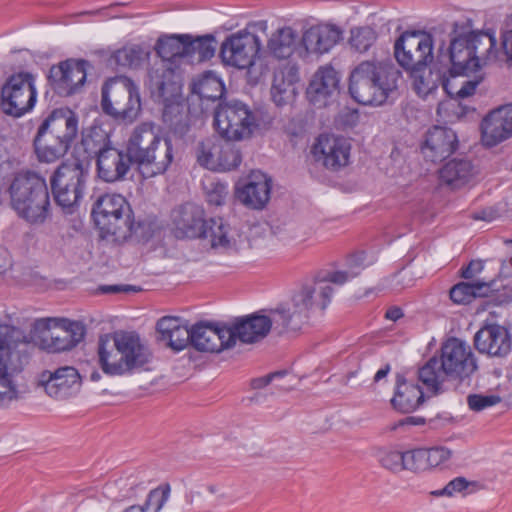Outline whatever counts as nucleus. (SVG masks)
Here are the masks:
<instances>
[{
	"instance_id": "nucleus-42",
	"label": "nucleus",
	"mask_w": 512,
	"mask_h": 512,
	"mask_svg": "<svg viewBox=\"0 0 512 512\" xmlns=\"http://www.w3.org/2000/svg\"><path fill=\"white\" fill-rule=\"evenodd\" d=\"M225 88L221 79L213 72L208 71L192 84V93L202 100L215 101L224 94Z\"/></svg>"
},
{
	"instance_id": "nucleus-51",
	"label": "nucleus",
	"mask_w": 512,
	"mask_h": 512,
	"mask_svg": "<svg viewBox=\"0 0 512 512\" xmlns=\"http://www.w3.org/2000/svg\"><path fill=\"white\" fill-rule=\"evenodd\" d=\"M375 40L376 33L370 27H360L351 30L350 44L359 52H366Z\"/></svg>"
},
{
	"instance_id": "nucleus-30",
	"label": "nucleus",
	"mask_w": 512,
	"mask_h": 512,
	"mask_svg": "<svg viewBox=\"0 0 512 512\" xmlns=\"http://www.w3.org/2000/svg\"><path fill=\"white\" fill-rule=\"evenodd\" d=\"M342 38V31L335 25L319 24L303 32L300 45L306 53L324 54L329 52Z\"/></svg>"
},
{
	"instance_id": "nucleus-43",
	"label": "nucleus",
	"mask_w": 512,
	"mask_h": 512,
	"mask_svg": "<svg viewBox=\"0 0 512 512\" xmlns=\"http://www.w3.org/2000/svg\"><path fill=\"white\" fill-rule=\"evenodd\" d=\"M472 47H475V57L478 65L485 64L497 57L496 38L492 33L474 31L469 35Z\"/></svg>"
},
{
	"instance_id": "nucleus-19",
	"label": "nucleus",
	"mask_w": 512,
	"mask_h": 512,
	"mask_svg": "<svg viewBox=\"0 0 512 512\" xmlns=\"http://www.w3.org/2000/svg\"><path fill=\"white\" fill-rule=\"evenodd\" d=\"M474 344L481 354L506 358L512 351V334L499 324H485L474 336Z\"/></svg>"
},
{
	"instance_id": "nucleus-33",
	"label": "nucleus",
	"mask_w": 512,
	"mask_h": 512,
	"mask_svg": "<svg viewBox=\"0 0 512 512\" xmlns=\"http://www.w3.org/2000/svg\"><path fill=\"white\" fill-rule=\"evenodd\" d=\"M173 222L177 237L199 238L207 220L200 206L187 203L174 211Z\"/></svg>"
},
{
	"instance_id": "nucleus-23",
	"label": "nucleus",
	"mask_w": 512,
	"mask_h": 512,
	"mask_svg": "<svg viewBox=\"0 0 512 512\" xmlns=\"http://www.w3.org/2000/svg\"><path fill=\"white\" fill-rule=\"evenodd\" d=\"M132 160L127 150L104 145L97 152L98 176L105 182L121 181L129 172Z\"/></svg>"
},
{
	"instance_id": "nucleus-24",
	"label": "nucleus",
	"mask_w": 512,
	"mask_h": 512,
	"mask_svg": "<svg viewBox=\"0 0 512 512\" xmlns=\"http://www.w3.org/2000/svg\"><path fill=\"white\" fill-rule=\"evenodd\" d=\"M482 142L494 147L512 136V104L500 106L489 112L482 120Z\"/></svg>"
},
{
	"instance_id": "nucleus-55",
	"label": "nucleus",
	"mask_w": 512,
	"mask_h": 512,
	"mask_svg": "<svg viewBox=\"0 0 512 512\" xmlns=\"http://www.w3.org/2000/svg\"><path fill=\"white\" fill-rule=\"evenodd\" d=\"M207 201L215 206H220L225 202L228 195V185L218 181L211 180L204 186Z\"/></svg>"
},
{
	"instance_id": "nucleus-28",
	"label": "nucleus",
	"mask_w": 512,
	"mask_h": 512,
	"mask_svg": "<svg viewBox=\"0 0 512 512\" xmlns=\"http://www.w3.org/2000/svg\"><path fill=\"white\" fill-rule=\"evenodd\" d=\"M271 179L261 171H253L245 184L237 186L236 198L245 206L262 209L270 199Z\"/></svg>"
},
{
	"instance_id": "nucleus-64",
	"label": "nucleus",
	"mask_w": 512,
	"mask_h": 512,
	"mask_svg": "<svg viewBox=\"0 0 512 512\" xmlns=\"http://www.w3.org/2000/svg\"><path fill=\"white\" fill-rule=\"evenodd\" d=\"M425 423V419L423 417H415V416H408L397 423L393 424L391 426V430H396L399 427L406 426V425H423Z\"/></svg>"
},
{
	"instance_id": "nucleus-18",
	"label": "nucleus",
	"mask_w": 512,
	"mask_h": 512,
	"mask_svg": "<svg viewBox=\"0 0 512 512\" xmlns=\"http://www.w3.org/2000/svg\"><path fill=\"white\" fill-rule=\"evenodd\" d=\"M279 310L280 309L274 311L272 317L252 314L236 319L235 322L228 327L229 332L232 334L233 346L236 344L237 339L243 343H255L262 340L270 331L273 323L282 326V320L275 315Z\"/></svg>"
},
{
	"instance_id": "nucleus-6",
	"label": "nucleus",
	"mask_w": 512,
	"mask_h": 512,
	"mask_svg": "<svg viewBox=\"0 0 512 512\" xmlns=\"http://www.w3.org/2000/svg\"><path fill=\"white\" fill-rule=\"evenodd\" d=\"M96 226L102 237L124 241L132 236L143 237L142 224L134 222L132 210L126 199L119 194L101 196L92 209Z\"/></svg>"
},
{
	"instance_id": "nucleus-59",
	"label": "nucleus",
	"mask_w": 512,
	"mask_h": 512,
	"mask_svg": "<svg viewBox=\"0 0 512 512\" xmlns=\"http://www.w3.org/2000/svg\"><path fill=\"white\" fill-rule=\"evenodd\" d=\"M426 455L429 470L431 468L438 467L443 463L448 456V452L443 447H434L426 449Z\"/></svg>"
},
{
	"instance_id": "nucleus-49",
	"label": "nucleus",
	"mask_w": 512,
	"mask_h": 512,
	"mask_svg": "<svg viewBox=\"0 0 512 512\" xmlns=\"http://www.w3.org/2000/svg\"><path fill=\"white\" fill-rule=\"evenodd\" d=\"M480 81V78L469 79L462 84L455 95L450 92V107L453 108V115L457 118L463 117L469 111V107L462 106L460 100L472 96Z\"/></svg>"
},
{
	"instance_id": "nucleus-31",
	"label": "nucleus",
	"mask_w": 512,
	"mask_h": 512,
	"mask_svg": "<svg viewBox=\"0 0 512 512\" xmlns=\"http://www.w3.org/2000/svg\"><path fill=\"white\" fill-rule=\"evenodd\" d=\"M38 129L71 145L78 134V117L69 108H57L48 114Z\"/></svg>"
},
{
	"instance_id": "nucleus-17",
	"label": "nucleus",
	"mask_w": 512,
	"mask_h": 512,
	"mask_svg": "<svg viewBox=\"0 0 512 512\" xmlns=\"http://www.w3.org/2000/svg\"><path fill=\"white\" fill-rule=\"evenodd\" d=\"M430 64L427 74L426 70L411 74L417 93L426 97L441 85L445 95H448V48L444 42L439 46L438 54Z\"/></svg>"
},
{
	"instance_id": "nucleus-11",
	"label": "nucleus",
	"mask_w": 512,
	"mask_h": 512,
	"mask_svg": "<svg viewBox=\"0 0 512 512\" xmlns=\"http://www.w3.org/2000/svg\"><path fill=\"white\" fill-rule=\"evenodd\" d=\"M450 23L453 27V37L450 39V77L469 76L480 68L475 57V47L470 45L472 19L468 15H450Z\"/></svg>"
},
{
	"instance_id": "nucleus-52",
	"label": "nucleus",
	"mask_w": 512,
	"mask_h": 512,
	"mask_svg": "<svg viewBox=\"0 0 512 512\" xmlns=\"http://www.w3.org/2000/svg\"><path fill=\"white\" fill-rule=\"evenodd\" d=\"M378 460L383 468L391 472L405 470V452L385 450L379 453Z\"/></svg>"
},
{
	"instance_id": "nucleus-34",
	"label": "nucleus",
	"mask_w": 512,
	"mask_h": 512,
	"mask_svg": "<svg viewBox=\"0 0 512 512\" xmlns=\"http://www.w3.org/2000/svg\"><path fill=\"white\" fill-rule=\"evenodd\" d=\"M298 79V69L295 66L287 65L275 71L271 99L277 106L287 105L294 99Z\"/></svg>"
},
{
	"instance_id": "nucleus-36",
	"label": "nucleus",
	"mask_w": 512,
	"mask_h": 512,
	"mask_svg": "<svg viewBox=\"0 0 512 512\" xmlns=\"http://www.w3.org/2000/svg\"><path fill=\"white\" fill-rule=\"evenodd\" d=\"M156 327L161 340L176 351L183 350L191 343L192 328L183 325L178 317L164 316L158 320Z\"/></svg>"
},
{
	"instance_id": "nucleus-22",
	"label": "nucleus",
	"mask_w": 512,
	"mask_h": 512,
	"mask_svg": "<svg viewBox=\"0 0 512 512\" xmlns=\"http://www.w3.org/2000/svg\"><path fill=\"white\" fill-rule=\"evenodd\" d=\"M476 369L471 347L460 339L450 337V385L456 382L454 389L469 387L470 377Z\"/></svg>"
},
{
	"instance_id": "nucleus-54",
	"label": "nucleus",
	"mask_w": 512,
	"mask_h": 512,
	"mask_svg": "<svg viewBox=\"0 0 512 512\" xmlns=\"http://www.w3.org/2000/svg\"><path fill=\"white\" fill-rule=\"evenodd\" d=\"M501 401L502 398L496 394H469L467 396L468 407L474 412H481L489 407L499 404Z\"/></svg>"
},
{
	"instance_id": "nucleus-5",
	"label": "nucleus",
	"mask_w": 512,
	"mask_h": 512,
	"mask_svg": "<svg viewBox=\"0 0 512 512\" xmlns=\"http://www.w3.org/2000/svg\"><path fill=\"white\" fill-rule=\"evenodd\" d=\"M12 207L31 224H42L50 216V197L47 184L32 171H21L13 176L9 185Z\"/></svg>"
},
{
	"instance_id": "nucleus-12",
	"label": "nucleus",
	"mask_w": 512,
	"mask_h": 512,
	"mask_svg": "<svg viewBox=\"0 0 512 512\" xmlns=\"http://www.w3.org/2000/svg\"><path fill=\"white\" fill-rule=\"evenodd\" d=\"M434 34L406 31L396 40L394 54L397 62L411 74L427 70L432 63Z\"/></svg>"
},
{
	"instance_id": "nucleus-21",
	"label": "nucleus",
	"mask_w": 512,
	"mask_h": 512,
	"mask_svg": "<svg viewBox=\"0 0 512 512\" xmlns=\"http://www.w3.org/2000/svg\"><path fill=\"white\" fill-rule=\"evenodd\" d=\"M339 76L330 66L320 67L307 88V98L316 108H324L336 101L339 94Z\"/></svg>"
},
{
	"instance_id": "nucleus-35",
	"label": "nucleus",
	"mask_w": 512,
	"mask_h": 512,
	"mask_svg": "<svg viewBox=\"0 0 512 512\" xmlns=\"http://www.w3.org/2000/svg\"><path fill=\"white\" fill-rule=\"evenodd\" d=\"M425 398V392L416 384L397 376L396 389L391 399L392 407L402 413H410L419 408Z\"/></svg>"
},
{
	"instance_id": "nucleus-56",
	"label": "nucleus",
	"mask_w": 512,
	"mask_h": 512,
	"mask_svg": "<svg viewBox=\"0 0 512 512\" xmlns=\"http://www.w3.org/2000/svg\"><path fill=\"white\" fill-rule=\"evenodd\" d=\"M474 299L472 283L461 282L450 288V300L457 304H469Z\"/></svg>"
},
{
	"instance_id": "nucleus-45",
	"label": "nucleus",
	"mask_w": 512,
	"mask_h": 512,
	"mask_svg": "<svg viewBox=\"0 0 512 512\" xmlns=\"http://www.w3.org/2000/svg\"><path fill=\"white\" fill-rule=\"evenodd\" d=\"M22 398V392L9 365H0V408H7Z\"/></svg>"
},
{
	"instance_id": "nucleus-16",
	"label": "nucleus",
	"mask_w": 512,
	"mask_h": 512,
	"mask_svg": "<svg viewBox=\"0 0 512 512\" xmlns=\"http://www.w3.org/2000/svg\"><path fill=\"white\" fill-rule=\"evenodd\" d=\"M350 152L348 139L331 134H321L312 147L315 161L332 171L348 165Z\"/></svg>"
},
{
	"instance_id": "nucleus-44",
	"label": "nucleus",
	"mask_w": 512,
	"mask_h": 512,
	"mask_svg": "<svg viewBox=\"0 0 512 512\" xmlns=\"http://www.w3.org/2000/svg\"><path fill=\"white\" fill-rule=\"evenodd\" d=\"M150 56V50L140 45H129L113 53L110 61L123 68H138Z\"/></svg>"
},
{
	"instance_id": "nucleus-48",
	"label": "nucleus",
	"mask_w": 512,
	"mask_h": 512,
	"mask_svg": "<svg viewBox=\"0 0 512 512\" xmlns=\"http://www.w3.org/2000/svg\"><path fill=\"white\" fill-rule=\"evenodd\" d=\"M220 141V147L217 151H219V158L217 160V170L216 171H230L237 168L241 161L242 156L240 150L230 142Z\"/></svg>"
},
{
	"instance_id": "nucleus-47",
	"label": "nucleus",
	"mask_w": 512,
	"mask_h": 512,
	"mask_svg": "<svg viewBox=\"0 0 512 512\" xmlns=\"http://www.w3.org/2000/svg\"><path fill=\"white\" fill-rule=\"evenodd\" d=\"M220 140L216 138H206L198 143L196 148L197 162L210 170H217V160L220 157L219 151Z\"/></svg>"
},
{
	"instance_id": "nucleus-39",
	"label": "nucleus",
	"mask_w": 512,
	"mask_h": 512,
	"mask_svg": "<svg viewBox=\"0 0 512 512\" xmlns=\"http://www.w3.org/2000/svg\"><path fill=\"white\" fill-rule=\"evenodd\" d=\"M216 40L212 35L192 37L185 40L184 60L189 63L203 62L214 56Z\"/></svg>"
},
{
	"instance_id": "nucleus-61",
	"label": "nucleus",
	"mask_w": 512,
	"mask_h": 512,
	"mask_svg": "<svg viewBox=\"0 0 512 512\" xmlns=\"http://www.w3.org/2000/svg\"><path fill=\"white\" fill-rule=\"evenodd\" d=\"M483 267L484 265L481 260H472L467 266L460 270V277L464 279H472L483 270Z\"/></svg>"
},
{
	"instance_id": "nucleus-58",
	"label": "nucleus",
	"mask_w": 512,
	"mask_h": 512,
	"mask_svg": "<svg viewBox=\"0 0 512 512\" xmlns=\"http://www.w3.org/2000/svg\"><path fill=\"white\" fill-rule=\"evenodd\" d=\"M481 488L476 481H468L464 477H457L450 481V489L454 492L461 493L463 496L475 493Z\"/></svg>"
},
{
	"instance_id": "nucleus-15",
	"label": "nucleus",
	"mask_w": 512,
	"mask_h": 512,
	"mask_svg": "<svg viewBox=\"0 0 512 512\" xmlns=\"http://www.w3.org/2000/svg\"><path fill=\"white\" fill-rule=\"evenodd\" d=\"M250 28L252 26L231 34L222 43L220 54L225 64L246 69L254 63L261 48V40Z\"/></svg>"
},
{
	"instance_id": "nucleus-7",
	"label": "nucleus",
	"mask_w": 512,
	"mask_h": 512,
	"mask_svg": "<svg viewBox=\"0 0 512 512\" xmlns=\"http://www.w3.org/2000/svg\"><path fill=\"white\" fill-rule=\"evenodd\" d=\"M188 34L161 36L155 50L161 60L148 72V87L153 96L168 99L175 91L174 69L171 64L184 60L185 40Z\"/></svg>"
},
{
	"instance_id": "nucleus-40",
	"label": "nucleus",
	"mask_w": 512,
	"mask_h": 512,
	"mask_svg": "<svg viewBox=\"0 0 512 512\" xmlns=\"http://www.w3.org/2000/svg\"><path fill=\"white\" fill-rule=\"evenodd\" d=\"M226 499L223 486L218 484H206L199 490L191 493L190 502L196 503L202 512H215Z\"/></svg>"
},
{
	"instance_id": "nucleus-38",
	"label": "nucleus",
	"mask_w": 512,
	"mask_h": 512,
	"mask_svg": "<svg viewBox=\"0 0 512 512\" xmlns=\"http://www.w3.org/2000/svg\"><path fill=\"white\" fill-rule=\"evenodd\" d=\"M28 342V337L21 329L0 324V365H9L13 357H18L20 346Z\"/></svg>"
},
{
	"instance_id": "nucleus-50",
	"label": "nucleus",
	"mask_w": 512,
	"mask_h": 512,
	"mask_svg": "<svg viewBox=\"0 0 512 512\" xmlns=\"http://www.w3.org/2000/svg\"><path fill=\"white\" fill-rule=\"evenodd\" d=\"M171 493V487L168 483L162 484L151 490L145 500V512H160L162 507L168 501Z\"/></svg>"
},
{
	"instance_id": "nucleus-9",
	"label": "nucleus",
	"mask_w": 512,
	"mask_h": 512,
	"mask_svg": "<svg viewBox=\"0 0 512 512\" xmlns=\"http://www.w3.org/2000/svg\"><path fill=\"white\" fill-rule=\"evenodd\" d=\"M89 176V165L79 159L60 165L51 177V188L58 206L67 214L79 205Z\"/></svg>"
},
{
	"instance_id": "nucleus-46",
	"label": "nucleus",
	"mask_w": 512,
	"mask_h": 512,
	"mask_svg": "<svg viewBox=\"0 0 512 512\" xmlns=\"http://www.w3.org/2000/svg\"><path fill=\"white\" fill-rule=\"evenodd\" d=\"M476 174V168L470 160L457 158L450 160V190L469 185Z\"/></svg>"
},
{
	"instance_id": "nucleus-25",
	"label": "nucleus",
	"mask_w": 512,
	"mask_h": 512,
	"mask_svg": "<svg viewBox=\"0 0 512 512\" xmlns=\"http://www.w3.org/2000/svg\"><path fill=\"white\" fill-rule=\"evenodd\" d=\"M448 339L441 343L440 355L431 357L418 369V380L422 383L428 396L444 392V384L448 379Z\"/></svg>"
},
{
	"instance_id": "nucleus-62",
	"label": "nucleus",
	"mask_w": 512,
	"mask_h": 512,
	"mask_svg": "<svg viewBox=\"0 0 512 512\" xmlns=\"http://www.w3.org/2000/svg\"><path fill=\"white\" fill-rule=\"evenodd\" d=\"M502 48L507 62L512 65V28L502 35Z\"/></svg>"
},
{
	"instance_id": "nucleus-32",
	"label": "nucleus",
	"mask_w": 512,
	"mask_h": 512,
	"mask_svg": "<svg viewBox=\"0 0 512 512\" xmlns=\"http://www.w3.org/2000/svg\"><path fill=\"white\" fill-rule=\"evenodd\" d=\"M199 238L207 240L213 249L229 251L237 249L241 233L223 218H211L207 220Z\"/></svg>"
},
{
	"instance_id": "nucleus-13",
	"label": "nucleus",
	"mask_w": 512,
	"mask_h": 512,
	"mask_svg": "<svg viewBox=\"0 0 512 512\" xmlns=\"http://www.w3.org/2000/svg\"><path fill=\"white\" fill-rule=\"evenodd\" d=\"M36 333H42V346L50 352L74 348L85 336V327L79 321L66 318H41L33 324Z\"/></svg>"
},
{
	"instance_id": "nucleus-57",
	"label": "nucleus",
	"mask_w": 512,
	"mask_h": 512,
	"mask_svg": "<svg viewBox=\"0 0 512 512\" xmlns=\"http://www.w3.org/2000/svg\"><path fill=\"white\" fill-rule=\"evenodd\" d=\"M285 375H286L285 371H278V372L270 373V374L262 376V377L252 379L251 387L253 389H262L273 382H277L274 384L275 388H277L279 390H287L288 387L279 382Z\"/></svg>"
},
{
	"instance_id": "nucleus-2",
	"label": "nucleus",
	"mask_w": 512,
	"mask_h": 512,
	"mask_svg": "<svg viewBox=\"0 0 512 512\" xmlns=\"http://www.w3.org/2000/svg\"><path fill=\"white\" fill-rule=\"evenodd\" d=\"M400 76L390 59L363 61L350 74L349 92L360 104L378 106L396 90Z\"/></svg>"
},
{
	"instance_id": "nucleus-63",
	"label": "nucleus",
	"mask_w": 512,
	"mask_h": 512,
	"mask_svg": "<svg viewBox=\"0 0 512 512\" xmlns=\"http://www.w3.org/2000/svg\"><path fill=\"white\" fill-rule=\"evenodd\" d=\"M363 260H364V253L356 254L350 258L349 268L347 270H339L338 272H351V271L359 270L358 274L355 276V277H357L361 273L362 269L364 268Z\"/></svg>"
},
{
	"instance_id": "nucleus-20",
	"label": "nucleus",
	"mask_w": 512,
	"mask_h": 512,
	"mask_svg": "<svg viewBox=\"0 0 512 512\" xmlns=\"http://www.w3.org/2000/svg\"><path fill=\"white\" fill-rule=\"evenodd\" d=\"M88 66L85 60H66L51 67L49 79L58 94L68 96L85 83Z\"/></svg>"
},
{
	"instance_id": "nucleus-60",
	"label": "nucleus",
	"mask_w": 512,
	"mask_h": 512,
	"mask_svg": "<svg viewBox=\"0 0 512 512\" xmlns=\"http://www.w3.org/2000/svg\"><path fill=\"white\" fill-rule=\"evenodd\" d=\"M474 290V298L476 297H489L492 295L494 291L498 288L496 287V281L492 280L490 282H481L477 281L472 283Z\"/></svg>"
},
{
	"instance_id": "nucleus-8",
	"label": "nucleus",
	"mask_w": 512,
	"mask_h": 512,
	"mask_svg": "<svg viewBox=\"0 0 512 512\" xmlns=\"http://www.w3.org/2000/svg\"><path fill=\"white\" fill-rule=\"evenodd\" d=\"M103 112L118 122L133 123L141 112L139 89L128 77L109 79L102 87Z\"/></svg>"
},
{
	"instance_id": "nucleus-14",
	"label": "nucleus",
	"mask_w": 512,
	"mask_h": 512,
	"mask_svg": "<svg viewBox=\"0 0 512 512\" xmlns=\"http://www.w3.org/2000/svg\"><path fill=\"white\" fill-rule=\"evenodd\" d=\"M36 99L35 77L28 72L11 75L1 90L3 111L14 117H20L30 111Z\"/></svg>"
},
{
	"instance_id": "nucleus-4",
	"label": "nucleus",
	"mask_w": 512,
	"mask_h": 512,
	"mask_svg": "<svg viewBox=\"0 0 512 512\" xmlns=\"http://www.w3.org/2000/svg\"><path fill=\"white\" fill-rule=\"evenodd\" d=\"M99 363L108 375H124L143 367L150 360L149 349L134 332H115L111 340L101 339Z\"/></svg>"
},
{
	"instance_id": "nucleus-10",
	"label": "nucleus",
	"mask_w": 512,
	"mask_h": 512,
	"mask_svg": "<svg viewBox=\"0 0 512 512\" xmlns=\"http://www.w3.org/2000/svg\"><path fill=\"white\" fill-rule=\"evenodd\" d=\"M215 127L226 140H244L260 128L257 113L243 102L231 100L220 103L214 113Z\"/></svg>"
},
{
	"instance_id": "nucleus-37",
	"label": "nucleus",
	"mask_w": 512,
	"mask_h": 512,
	"mask_svg": "<svg viewBox=\"0 0 512 512\" xmlns=\"http://www.w3.org/2000/svg\"><path fill=\"white\" fill-rule=\"evenodd\" d=\"M70 144L40 129L34 138V149L40 162L53 163L62 158L69 150Z\"/></svg>"
},
{
	"instance_id": "nucleus-29",
	"label": "nucleus",
	"mask_w": 512,
	"mask_h": 512,
	"mask_svg": "<svg viewBox=\"0 0 512 512\" xmlns=\"http://www.w3.org/2000/svg\"><path fill=\"white\" fill-rule=\"evenodd\" d=\"M437 124L427 132L422 151L425 157L430 158L432 162L443 161L447 158L448 140L445 127L446 116L448 115V103L440 101L437 106Z\"/></svg>"
},
{
	"instance_id": "nucleus-3",
	"label": "nucleus",
	"mask_w": 512,
	"mask_h": 512,
	"mask_svg": "<svg viewBox=\"0 0 512 512\" xmlns=\"http://www.w3.org/2000/svg\"><path fill=\"white\" fill-rule=\"evenodd\" d=\"M126 150L141 174L148 178L164 173L173 161V146L162 138L155 124L144 122L132 132Z\"/></svg>"
},
{
	"instance_id": "nucleus-26",
	"label": "nucleus",
	"mask_w": 512,
	"mask_h": 512,
	"mask_svg": "<svg viewBox=\"0 0 512 512\" xmlns=\"http://www.w3.org/2000/svg\"><path fill=\"white\" fill-rule=\"evenodd\" d=\"M231 335L228 327L201 322L192 326L191 345L201 352H221L233 347Z\"/></svg>"
},
{
	"instance_id": "nucleus-1",
	"label": "nucleus",
	"mask_w": 512,
	"mask_h": 512,
	"mask_svg": "<svg viewBox=\"0 0 512 512\" xmlns=\"http://www.w3.org/2000/svg\"><path fill=\"white\" fill-rule=\"evenodd\" d=\"M358 271L318 273L311 281L306 282L292 296L290 308H281L275 315L282 320V328L297 331L308 323L312 314L325 310L332 300L334 288L332 284L341 286L355 278Z\"/></svg>"
},
{
	"instance_id": "nucleus-27",
	"label": "nucleus",
	"mask_w": 512,
	"mask_h": 512,
	"mask_svg": "<svg viewBox=\"0 0 512 512\" xmlns=\"http://www.w3.org/2000/svg\"><path fill=\"white\" fill-rule=\"evenodd\" d=\"M42 382L46 393L55 399H66L79 392L81 377L71 366H64L54 372H44Z\"/></svg>"
},
{
	"instance_id": "nucleus-41",
	"label": "nucleus",
	"mask_w": 512,
	"mask_h": 512,
	"mask_svg": "<svg viewBox=\"0 0 512 512\" xmlns=\"http://www.w3.org/2000/svg\"><path fill=\"white\" fill-rule=\"evenodd\" d=\"M298 35L291 27L276 30L268 41L269 51L279 59L292 55L296 48Z\"/></svg>"
},
{
	"instance_id": "nucleus-53",
	"label": "nucleus",
	"mask_w": 512,
	"mask_h": 512,
	"mask_svg": "<svg viewBox=\"0 0 512 512\" xmlns=\"http://www.w3.org/2000/svg\"><path fill=\"white\" fill-rule=\"evenodd\" d=\"M405 470L424 472L428 470L426 449L417 448L405 452Z\"/></svg>"
}]
</instances>
